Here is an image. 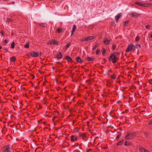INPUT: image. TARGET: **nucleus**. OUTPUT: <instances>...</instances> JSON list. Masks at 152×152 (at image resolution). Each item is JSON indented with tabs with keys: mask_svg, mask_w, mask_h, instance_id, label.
I'll return each instance as SVG.
<instances>
[{
	"mask_svg": "<svg viewBox=\"0 0 152 152\" xmlns=\"http://www.w3.org/2000/svg\"><path fill=\"white\" fill-rule=\"evenodd\" d=\"M119 53H115L112 55H111L109 58L110 61H112L113 63L115 64L117 62V60L118 58L116 56L117 55H119Z\"/></svg>",
	"mask_w": 152,
	"mask_h": 152,
	"instance_id": "obj_1",
	"label": "nucleus"
},
{
	"mask_svg": "<svg viewBox=\"0 0 152 152\" xmlns=\"http://www.w3.org/2000/svg\"><path fill=\"white\" fill-rule=\"evenodd\" d=\"M135 47L134 45L132 43L129 44L128 45V47L126 50V53H128L131 52V51L134 52L135 50Z\"/></svg>",
	"mask_w": 152,
	"mask_h": 152,
	"instance_id": "obj_2",
	"label": "nucleus"
},
{
	"mask_svg": "<svg viewBox=\"0 0 152 152\" xmlns=\"http://www.w3.org/2000/svg\"><path fill=\"white\" fill-rule=\"evenodd\" d=\"M136 134L135 132L129 133L125 136V138L126 139H132L136 136Z\"/></svg>",
	"mask_w": 152,
	"mask_h": 152,
	"instance_id": "obj_3",
	"label": "nucleus"
},
{
	"mask_svg": "<svg viewBox=\"0 0 152 152\" xmlns=\"http://www.w3.org/2000/svg\"><path fill=\"white\" fill-rule=\"evenodd\" d=\"M29 54L31 57H37L41 55L42 53L41 52H35V51H31L30 53Z\"/></svg>",
	"mask_w": 152,
	"mask_h": 152,
	"instance_id": "obj_4",
	"label": "nucleus"
},
{
	"mask_svg": "<svg viewBox=\"0 0 152 152\" xmlns=\"http://www.w3.org/2000/svg\"><path fill=\"white\" fill-rule=\"evenodd\" d=\"M47 44H50V45H58V42L56 41L54 39H52L49 41L48 42H47Z\"/></svg>",
	"mask_w": 152,
	"mask_h": 152,
	"instance_id": "obj_5",
	"label": "nucleus"
},
{
	"mask_svg": "<svg viewBox=\"0 0 152 152\" xmlns=\"http://www.w3.org/2000/svg\"><path fill=\"white\" fill-rule=\"evenodd\" d=\"M10 145H8L4 147V152H10Z\"/></svg>",
	"mask_w": 152,
	"mask_h": 152,
	"instance_id": "obj_6",
	"label": "nucleus"
},
{
	"mask_svg": "<svg viewBox=\"0 0 152 152\" xmlns=\"http://www.w3.org/2000/svg\"><path fill=\"white\" fill-rule=\"evenodd\" d=\"M129 15L132 17H140V14L134 12L131 13Z\"/></svg>",
	"mask_w": 152,
	"mask_h": 152,
	"instance_id": "obj_7",
	"label": "nucleus"
},
{
	"mask_svg": "<svg viewBox=\"0 0 152 152\" xmlns=\"http://www.w3.org/2000/svg\"><path fill=\"white\" fill-rule=\"evenodd\" d=\"M79 137L82 138L83 140L86 141V134L80 133L79 134Z\"/></svg>",
	"mask_w": 152,
	"mask_h": 152,
	"instance_id": "obj_8",
	"label": "nucleus"
},
{
	"mask_svg": "<svg viewBox=\"0 0 152 152\" xmlns=\"http://www.w3.org/2000/svg\"><path fill=\"white\" fill-rule=\"evenodd\" d=\"M77 139L78 138L76 136L72 135L71 136V140L72 142L77 140Z\"/></svg>",
	"mask_w": 152,
	"mask_h": 152,
	"instance_id": "obj_9",
	"label": "nucleus"
},
{
	"mask_svg": "<svg viewBox=\"0 0 152 152\" xmlns=\"http://www.w3.org/2000/svg\"><path fill=\"white\" fill-rule=\"evenodd\" d=\"M58 54L56 56L55 58L58 59H61L62 58L63 56L61 53L59 52L58 53Z\"/></svg>",
	"mask_w": 152,
	"mask_h": 152,
	"instance_id": "obj_10",
	"label": "nucleus"
},
{
	"mask_svg": "<svg viewBox=\"0 0 152 152\" xmlns=\"http://www.w3.org/2000/svg\"><path fill=\"white\" fill-rule=\"evenodd\" d=\"M65 59H66L68 62L72 63L73 62V61L72 60L71 58L68 56H66L65 58Z\"/></svg>",
	"mask_w": 152,
	"mask_h": 152,
	"instance_id": "obj_11",
	"label": "nucleus"
},
{
	"mask_svg": "<svg viewBox=\"0 0 152 152\" xmlns=\"http://www.w3.org/2000/svg\"><path fill=\"white\" fill-rule=\"evenodd\" d=\"M75 60L78 63H81L83 62V60H82L80 58V57L79 56L75 58Z\"/></svg>",
	"mask_w": 152,
	"mask_h": 152,
	"instance_id": "obj_12",
	"label": "nucleus"
},
{
	"mask_svg": "<svg viewBox=\"0 0 152 152\" xmlns=\"http://www.w3.org/2000/svg\"><path fill=\"white\" fill-rule=\"evenodd\" d=\"M121 15L122 14L121 13H119L115 16V18L117 22H118V20L119 19L120 17L121 16Z\"/></svg>",
	"mask_w": 152,
	"mask_h": 152,
	"instance_id": "obj_13",
	"label": "nucleus"
},
{
	"mask_svg": "<svg viewBox=\"0 0 152 152\" xmlns=\"http://www.w3.org/2000/svg\"><path fill=\"white\" fill-rule=\"evenodd\" d=\"M86 59L88 61H93L94 60V58H90L88 56L86 58Z\"/></svg>",
	"mask_w": 152,
	"mask_h": 152,
	"instance_id": "obj_14",
	"label": "nucleus"
},
{
	"mask_svg": "<svg viewBox=\"0 0 152 152\" xmlns=\"http://www.w3.org/2000/svg\"><path fill=\"white\" fill-rule=\"evenodd\" d=\"M93 39H80L78 42H79V41L81 42L87 41Z\"/></svg>",
	"mask_w": 152,
	"mask_h": 152,
	"instance_id": "obj_15",
	"label": "nucleus"
},
{
	"mask_svg": "<svg viewBox=\"0 0 152 152\" xmlns=\"http://www.w3.org/2000/svg\"><path fill=\"white\" fill-rule=\"evenodd\" d=\"M10 60L11 61L12 60L13 62H15L16 60V57L15 56H13L10 58Z\"/></svg>",
	"mask_w": 152,
	"mask_h": 152,
	"instance_id": "obj_16",
	"label": "nucleus"
},
{
	"mask_svg": "<svg viewBox=\"0 0 152 152\" xmlns=\"http://www.w3.org/2000/svg\"><path fill=\"white\" fill-rule=\"evenodd\" d=\"M15 43L14 42H12V43L11 44L10 48L13 49L15 47Z\"/></svg>",
	"mask_w": 152,
	"mask_h": 152,
	"instance_id": "obj_17",
	"label": "nucleus"
},
{
	"mask_svg": "<svg viewBox=\"0 0 152 152\" xmlns=\"http://www.w3.org/2000/svg\"><path fill=\"white\" fill-rule=\"evenodd\" d=\"M71 43L70 42L68 43L64 47L65 50H66L71 45Z\"/></svg>",
	"mask_w": 152,
	"mask_h": 152,
	"instance_id": "obj_18",
	"label": "nucleus"
},
{
	"mask_svg": "<svg viewBox=\"0 0 152 152\" xmlns=\"http://www.w3.org/2000/svg\"><path fill=\"white\" fill-rule=\"evenodd\" d=\"M124 142V140H122L118 143H117L116 145H121Z\"/></svg>",
	"mask_w": 152,
	"mask_h": 152,
	"instance_id": "obj_19",
	"label": "nucleus"
},
{
	"mask_svg": "<svg viewBox=\"0 0 152 152\" xmlns=\"http://www.w3.org/2000/svg\"><path fill=\"white\" fill-rule=\"evenodd\" d=\"M139 149L140 152H144L145 149L142 147H140L139 148Z\"/></svg>",
	"mask_w": 152,
	"mask_h": 152,
	"instance_id": "obj_20",
	"label": "nucleus"
},
{
	"mask_svg": "<svg viewBox=\"0 0 152 152\" xmlns=\"http://www.w3.org/2000/svg\"><path fill=\"white\" fill-rule=\"evenodd\" d=\"M7 42H8L7 40L6 39H5L2 42L1 44L2 45H5L6 44H7Z\"/></svg>",
	"mask_w": 152,
	"mask_h": 152,
	"instance_id": "obj_21",
	"label": "nucleus"
},
{
	"mask_svg": "<svg viewBox=\"0 0 152 152\" xmlns=\"http://www.w3.org/2000/svg\"><path fill=\"white\" fill-rule=\"evenodd\" d=\"M76 29V26L75 25H74L73 26V28L72 31V34L75 31Z\"/></svg>",
	"mask_w": 152,
	"mask_h": 152,
	"instance_id": "obj_22",
	"label": "nucleus"
},
{
	"mask_svg": "<svg viewBox=\"0 0 152 152\" xmlns=\"http://www.w3.org/2000/svg\"><path fill=\"white\" fill-rule=\"evenodd\" d=\"M131 144V143L130 142H127L126 141H125L124 145H125L129 146Z\"/></svg>",
	"mask_w": 152,
	"mask_h": 152,
	"instance_id": "obj_23",
	"label": "nucleus"
},
{
	"mask_svg": "<svg viewBox=\"0 0 152 152\" xmlns=\"http://www.w3.org/2000/svg\"><path fill=\"white\" fill-rule=\"evenodd\" d=\"M150 6V4H141V7H147Z\"/></svg>",
	"mask_w": 152,
	"mask_h": 152,
	"instance_id": "obj_24",
	"label": "nucleus"
},
{
	"mask_svg": "<svg viewBox=\"0 0 152 152\" xmlns=\"http://www.w3.org/2000/svg\"><path fill=\"white\" fill-rule=\"evenodd\" d=\"M135 47V50L136 48H138L139 49L141 48V46L140 44H137L135 45H134Z\"/></svg>",
	"mask_w": 152,
	"mask_h": 152,
	"instance_id": "obj_25",
	"label": "nucleus"
},
{
	"mask_svg": "<svg viewBox=\"0 0 152 152\" xmlns=\"http://www.w3.org/2000/svg\"><path fill=\"white\" fill-rule=\"evenodd\" d=\"M56 31L58 33H60L63 32V30L61 29L58 28L57 29Z\"/></svg>",
	"mask_w": 152,
	"mask_h": 152,
	"instance_id": "obj_26",
	"label": "nucleus"
},
{
	"mask_svg": "<svg viewBox=\"0 0 152 152\" xmlns=\"http://www.w3.org/2000/svg\"><path fill=\"white\" fill-rule=\"evenodd\" d=\"M99 45V44H95L93 48V50H95L96 49V48L97 47H98V46Z\"/></svg>",
	"mask_w": 152,
	"mask_h": 152,
	"instance_id": "obj_27",
	"label": "nucleus"
},
{
	"mask_svg": "<svg viewBox=\"0 0 152 152\" xmlns=\"http://www.w3.org/2000/svg\"><path fill=\"white\" fill-rule=\"evenodd\" d=\"M121 133L120 132H119L118 133V134L117 136L116 137V139H118L119 137H120V136L121 135Z\"/></svg>",
	"mask_w": 152,
	"mask_h": 152,
	"instance_id": "obj_28",
	"label": "nucleus"
},
{
	"mask_svg": "<svg viewBox=\"0 0 152 152\" xmlns=\"http://www.w3.org/2000/svg\"><path fill=\"white\" fill-rule=\"evenodd\" d=\"M24 47L26 48H29V43H28L26 45H24Z\"/></svg>",
	"mask_w": 152,
	"mask_h": 152,
	"instance_id": "obj_29",
	"label": "nucleus"
},
{
	"mask_svg": "<svg viewBox=\"0 0 152 152\" xmlns=\"http://www.w3.org/2000/svg\"><path fill=\"white\" fill-rule=\"evenodd\" d=\"M40 26L43 27H45V24L44 23H41L39 24Z\"/></svg>",
	"mask_w": 152,
	"mask_h": 152,
	"instance_id": "obj_30",
	"label": "nucleus"
},
{
	"mask_svg": "<svg viewBox=\"0 0 152 152\" xmlns=\"http://www.w3.org/2000/svg\"><path fill=\"white\" fill-rule=\"evenodd\" d=\"M110 40H105V45H107L109 44L110 42Z\"/></svg>",
	"mask_w": 152,
	"mask_h": 152,
	"instance_id": "obj_31",
	"label": "nucleus"
},
{
	"mask_svg": "<svg viewBox=\"0 0 152 152\" xmlns=\"http://www.w3.org/2000/svg\"><path fill=\"white\" fill-rule=\"evenodd\" d=\"M129 22V21L128 20H126L125 21L124 23V25L125 26H126L128 23Z\"/></svg>",
	"mask_w": 152,
	"mask_h": 152,
	"instance_id": "obj_32",
	"label": "nucleus"
},
{
	"mask_svg": "<svg viewBox=\"0 0 152 152\" xmlns=\"http://www.w3.org/2000/svg\"><path fill=\"white\" fill-rule=\"evenodd\" d=\"M3 49L5 51V53H7V52H9L8 49V48H4Z\"/></svg>",
	"mask_w": 152,
	"mask_h": 152,
	"instance_id": "obj_33",
	"label": "nucleus"
},
{
	"mask_svg": "<svg viewBox=\"0 0 152 152\" xmlns=\"http://www.w3.org/2000/svg\"><path fill=\"white\" fill-rule=\"evenodd\" d=\"M135 4H137L140 6H141V4L142 3H140V2H136Z\"/></svg>",
	"mask_w": 152,
	"mask_h": 152,
	"instance_id": "obj_34",
	"label": "nucleus"
},
{
	"mask_svg": "<svg viewBox=\"0 0 152 152\" xmlns=\"http://www.w3.org/2000/svg\"><path fill=\"white\" fill-rule=\"evenodd\" d=\"M79 129H76L74 130V131H75L76 133H78L79 132Z\"/></svg>",
	"mask_w": 152,
	"mask_h": 152,
	"instance_id": "obj_35",
	"label": "nucleus"
},
{
	"mask_svg": "<svg viewBox=\"0 0 152 152\" xmlns=\"http://www.w3.org/2000/svg\"><path fill=\"white\" fill-rule=\"evenodd\" d=\"M99 52H100V50H98V49L96 51V54L97 55H98L99 53Z\"/></svg>",
	"mask_w": 152,
	"mask_h": 152,
	"instance_id": "obj_36",
	"label": "nucleus"
},
{
	"mask_svg": "<svg viewBox=\"0 0 152 152\" xmlns=\"http://www.w3.org/2000/svg\"><path fill=\"white\" fill-rule=\"evenodd\" d=\"M115 75H113L111 76V78L113 79H114L115 78Z\"/></svg>",
	"mask_w": 152,
	"mask_h": 152,
	"instance_id": "obj_37",
	"label": "nucleus"
},
{
	"mask_svg": "<svg viewBox=\"0 0 152 152\" xmlns=\"http://www.w3.org/2000/svg\"><path fill=\"white\" fill-rule=\"evenodd\" d=\"M144 136L146 137H148V133L146 132H145L144 133Z\"/></svg>",
	"mask_w": 152,
	"mask_h": 152,
	"instance_id": "obj_38",
	"label": "nucleus"
},
{
	"mask_svg": "<svg viewBox=\"0 0 152 152\" xmlns=\"http://www.w3.org/2000/svg\"><path fill=\"white\" fill-rule=\"evenodd\" d=\"M11 21V19H10V18H7L6 19V21L7 22L10 21Z\"/></svg>",
	"mask_w": 152,
	"mask_h": 152,
	"instance_id": "obj_39",
	"label": "nucleus"
},
{
	"mask_svg": "<svg viewBox=\"0 0 152 152\" xmlns=\"http://www.w3.org/2000/svg\"><path fill=\"white\" fill-rule=\"evenodd\" d=\"M58 118V116L57 115H55L54 116L53 118V121L54 120H55L56 118Z\"/></svg>",
	"mask_w": 152,
	"mask_h": 152,
	"instance_id": "obj_40",
	"label": "nucleus"
},
{
	"mask_svg": "<svg viewBox=\"0 0 152 152\" xmlns=\"http://www.w3.org/2000/svg\"><path fill=\"white\" fill-rule=\"evenodd\" d=\"M116 47V45H115L113 44V50H114Z\"/></svg>",
	"mask_w": 152,
	"mask_h": 152,
	"instance_id": "obj_41",
	"label": "nucleus"
},
{
	"mask_svg": "<svg viewBox=\"0 0 152 152\" xmlns=\"http://www.w3.org/2000/svg\"><path fill=\"white\" fill-rule=\"evenodd\" d=\"M103 51L102 53L103 55H104V48H103L102 49Z\"/></svg>",
	"mask_w": 152,
	"mask_h": 152,
	"instance_id": "obj_42",
	"label": "nucleus"
},
{
	"mask_svg": "<svg viewBox=\"0 0 152 152\" xmlns=\"http://www.w3.org/2000/svg\"><path fill=\"white\" fill-rule=\"evenodd\" d=\"M149 125L152 124V120L149 123Z\"/></svg>",
	"mask_w": 152,
	"mask_h": 152,
	"instance_id": "obj_43",
	"label": "nucleus"
},
{
	"mask_svg": "<svg viewBox=\"0 0 152 152\" xmlns=\"http://www.w3.org/2000/svg\"><path fill=\"white\" fill-rule=\"evenodd\" d=\"M54 112L56 113H57L58 114V115H59V112L58 111H54Z\"/></svg>",
	"mask_w": 152,
	"mask_h": 152,
	"instance_id": "obj_44",
	"label": "nucleus"
},
{
	"mask_svg": "<svg viewBox=\"0 0 152 152\" xmlns=\"http://www.w3.org/2000/svg\"><path fill=\"white\" fill-rule=\"evenodd\" d=\"M149 26H150L149 25H147L145 26V27L146 28H148L149 27Z\"/></svg>",
	"mask_w": 152,
	"mask_h": 152,
	"instance_id": "obj_45",
	"label": "nucleus"
},
{
	"mask_svg": "<svg viewBox=\"0 0 152 152\" xmlns=\"http://www.w3.org/2000/svg\"><path fill=\"white\" fill-rule=\"evenodd\" d=\"M91 150V149H86L87 152H89Z\"/></svg>",
	"mask_w": 152,
	"mask_h": 152,
	"instance_id": "obj_46",
	"label": "nucleus"
},
{
	"mask_svg": "<svg viewBox=\"0 0 152 152\" xmlns=\"http://www.w3.org/2000/svg\"><path fill=\"white\" fill-rule=\"evenodd\" d=\"M140 39H135V40L137 42Z\"/></svg>",
	"mask_w": 152,
	"mask_h": 152,
	"instance_id": "obj_47",
	"label": "nucleus"
},
{
	"mask_svg": "<svg viewBox=\"0 0 152 152\" xmlns=\"http://www.w3.org/2000/svg\"><path fill=\"white\" fill-rule=\"evenodd\" d=\"M77 151L78 152H83V151L82 150L80 151L79 150H78Z\"/></svg>",
	"mask_w": 152,
	"mask_h": 152,
	"instance_id": "obj_48",
	"label": "nucleus"
},
{
	"mask_svg": "<svg viewBox=\"0 0 152 152\" xmlns=\"http://www.w3.org/2000/svg\"><path fill=\"white\" fill-rule=\"evenodd\" d=\"M144 152H149L147 150L145 149Z\"/></svg>",
	"mask_w": 152,
	"mask_h": 152,
	"instance_id": "obj_49",
	"label": "nucleus"
},
{
	"mask_svg": "<svg viewBox=\"0 0 152 152\" xmlns=\"http://www.w3.org/2000/svg\"><path fill=\"white\" fill-rule=\"evenodd\" d=\"M1 34L2 35H4V32L3 31H2L1 32Z\"/></svg>",
	"mask_w": 152,
	"mask_h": 152,
	"instance_id": "obj_50",
	"label": "nucleus"
},
{
	"mask_svg": "<svg viewBox=\"0 0 152 152\" xmlns=\"http://www.w3.org/2000/svg\"><path fill=\"white\" fill-rule=\"evenodd\" d=\"M56 64H60V62H57Z\"/></svg>",
	"mask_w": 152,
	"mask_h": 152,
	"instance_id": "obj_51",
	"label": "nucleus"
},
{
	"mask_svg": "<svg viewBox=\"0 0 152 152\" xmlns=\"http://www.w3.org/2000/svg\"><path fill=\"white\" fill-rule=\"evenodd\" d=\"M32 75L33 76V77H32V79H34L35 77V76H34L33 75Z\"/></svg>",
	"mask_w": 152,
	"mask_h": 152,
	"instance_id": "obj_52",
	"label": "nucleus"
},
{
	"mask_svg": "<svg viewBox=\"0 0 152 152\" xmlns=\"http://www.w3.org/2000/svg\"><path fill=\"white\" fill-rule=\"evenodd\" d=\"M52 67L53 70L54 69H55V67L53 66H52Z\"/></svg>",
	"mask_w": 152,
	"mask_h": 152,
	"instance_id": "obj_53",
	"label": "nucleus"
},
{
	"mask_svg": "<svg viewBox=\"0 0 152 152\" xmlns=\"http://www.w3.org/2000/svg\"><path fill=\"white\" fill-rule=\"evenodd\" d=\"M92 37L91 36H90V37H87V38H91V37Z\"/></svg>",
	"mask_w": 152,
	"mask_h": 152,
	"instance_id": "obj_54",
	"label": "nucleus"
},
{
	"mask_svg": "<svg viewBox=\"0 0 152 152\" xmlns=\"http://www.w3.org/2000/svg\"><path fill=\"white\" fill-rule=\"evenodd\" d=\"M2 48V46L0 45V50Z\"/></svg>",
	"mask_w": 152,
	"mask_h": 152,
	"instance_id": "obj_55",
	"label": "nucleus"
},
{
	"mask_svg": "<svg viewBox=\"0 0 152 152\" xmlns=\"http://www.w3.org/2000/svg\"><path fill=\"white\" fill-rule=\"evenodd\" d=\"M102 107H104V104H103V105H102Z\"/></svg>",
	"mask_w": 152,
	"mask_h": 152,
	"instance_id": "obj_56",
	"label": "nucleus"
},
{
	"mask_svg": "<svg viewBox=\"0 0 152 152\" xmlns=\"http://www.w3.org/2000/svg\"><path fill=\"white\" fill-rule=\"evenodd\" d=\"M135 38H139V37L138 36H137Z\"/></svg>",
	"mask_w": 152,
	"mask_h": 152,
	"instance_id": "obj_57",
	"label": "nucleus"
},
{
	"mask_svg": "<svg viewBox=\"0 0 152 152\" xmlns=\"http://www.w3.org/2000/svg\"><path fill=\"white\" fill-rule=\"evenodd\" d=\"M101 96L103 97L104 96V95L103 94H102L101 95Z\"/></svg>",
	"mask_w": 152,
	"mask_h": 152,
	"instance_id": "obj_58",
	"label": "nucleus"
},
{
	"mask_svg": "<svg viewBox=\"0 0 152 152\" xmlns=\"http://www.w3.org/2000/svg\"><path fill=\"white\" fill-rule=\"evenodd\" d=\"M103 42L104 43V39L103 40Z\"/></svg>",
	"mask_w": 152,
	"mask_h": 152,
	"instance_id": "obj_59",
	"label": "nucleus"
},
{
	"mask_svg": "<svg viewBox=\"0 0 152 152\" xmlns=\"http://www.w3.org/2000/svg\"><path fill=\"white\" fill-rule=\"evenodd\" d=\"M103 92L104 93V89L103 90Z\"/></svg>",
	"mask_w": 152,
	"mask_h": 152,
	"instance_id": "obj_60",
	"label": "nucleus"
},
{
	"mask_svg": "<svg viewBox=\"0 0 152 152\" xmlns=\"http://www.w3.org/2000/svg\"><path fill=\"white\" fill-rule=\"evenodd\" d=\"M151 38H152V34H151Z\"/></svg>",
	"mask_w": 152,
	"mask_h": 152,
	"instance_id": "obj_61",
	"label": "nucleus"
},
{
	"mask_svg": "<svg viewBox=\"0 0 152 152\" xmlns=\"http://www.w3.org/2000/svg\"><path fill=\"white\" fill-rule=\"evenodd\" d=\"M107 75H108V76H109V74H108V73H107Z\"/></svg>",
	"mask_w": 152,
	"mask_h": 152,
	"instance_id": "obj_62",
	"label": "nucleus"
},
{
	"mask_svg": "<svg viewBox=\"0 0 152 152\" xmlns=\"http://www.w3.org/2000/svg\"><path fill=\"white\" fill-rule=\"evenodd\" d=\"M37 88V87H35V88Z\"/></svg>",
	"mask_w": 152,
	"mask_h": 152,
	"instance_id": "obj_63",
	"label": "nucleus"
},
{
	"mask_svg": "<svg viewBox=\"0 0 152 152\" xmlns=\"http://www.w3.org/2000/svg\"><path fill=\"white\" fill-rule=\"evenodd\" d=\"M105 106H107V105H106L105 104Z\"/></svg>",
	"mask_w": 152,
	"mask_h": 152,
	"instance_id": "obj_64",
	"label": "nucleus"
}]
</instances>
